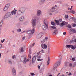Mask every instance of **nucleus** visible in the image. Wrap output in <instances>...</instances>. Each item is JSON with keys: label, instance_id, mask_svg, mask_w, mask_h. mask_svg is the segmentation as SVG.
Returning a JSON list of instances; mask_svg holds the SVG:
<instances>
[{"label": "nucleus", "instance_id": "19", "mask_svg": "<svg viewBox=\"0 0 76 76\" xmlns=\"http://www.w3.org/2000/svg\"><path fill=\"white\" fill-rule=\"evenodd\" d=\"M57 30H55L53 31V34L54 35H56L57 34Z\"/></svg>", "mask_w": 76, "mask_h": 76}, {"label": "nucleus", "instance_id": "37", "mask_svg": "<svg viewBox=\"0 0 76 76\" xmlns=\"http://www.w3.org/2000/svg\"><path fill=\"white\" fill-rule=\"evenodd\" d=\"M20 51L21 52H22V53H23V52L24 50L23 49V48H21Z\"/></svg>", "mask_w": 76, "mask_h": 76}, {"label": "nucleus", "instance_id": "32", "mask_svg": "<svg viewBox=\"0 0 76 76\" xmlns=\"http://www.w3.org/2000/svg\"><path fill=\"white\" fill-rule=\"evenodd\" d=\"M67 27L69 28H72V26H71L69 24L67 25Z\"/></svg>", "mask_w": 76, "mask_h": 76}, {"label": "nucleus", "instance_id": "18", "mask_svg": "<svg viewBox=\"0 0 76 76\" xmlns=\"http://www.w3.org/2000/svg\"><path fill=\"white\" fill-rule=\"evenodd\" d=\"M25 20V18L23 17H21L20 18V21H23Z\"/></svg>", "mask_w": 76, "mask_h": 76}, {"label": "nucleus", "instance_id": "45", "mask_svg": "<svg viewBox=\"0 0 76 76\" xmlns=\"http://www.w3.org/2000/svg\"><path fill=\"white\" fill-rule=\"evenodd\" d=\"M73 27H75V26H76V24H73Z\"/></svg>", "mask_w": 76, "mask_h": 76}, {"label": "nucleus", "instance_id": "12", "mask_svg": "<svg viewBox=\"0 0 76 76\" xmlns=\"http://www.w3.org/2000/svg\"><path fill=\"white\" fill-rule=\"evenodd\" d=\"M12 73L13 75L14 76H15L16 75V69H15V68H13L12 69Z\"/></svg>", "mask_w": 76, "mask_h": 76}, {"label": "nucleus", "instance_id": "28", "mask_svg": "<svg viewBox=\"0 0 76 76\" xmlns=\"http://www.w3.org/2000/svg\"><path fill=\"white\" fill-rule=\"evenodd\" d=\"M8 62L9 64H12V61H11V60H9Z\"/></svg>", "mask_w": 76, "mask_h": 76}, {"label": "nucleus", "instance_id": "64", "mask_svg": "<svg viewBox=\"0 0 76 76\" xmlns=\"http://www.w3.org/2000/svg\"><path fill=\"white\" fill-rule=\"evenodd\" d=\"M49 76H53L51 75H50Z\"/></svg>", "mask_w": 76, "mask_h": 76}, {"label": "nucleus", "instance_id": "56", "mask_svg": "<svg viewBox=\"0 0 76 76\" xmlns=\"http://www.w3.org/2000/svg\"><path fill=\"white\" fill-rule=\"evenodd\" d=\"M4 41H5V39H4L3 40V42H4Z\"/></svg>", "mask_w": 76, "mask_h": 76}, {"label": "nucleus", "instance_id": "29", "mask_svg": "<svg viewBox=\"0 0 76 76\" xmlns=\"http://www.w3.org/2000/svg\"><path fill=\"white\" fill-rule=\"evenodd\" d=\"M45 41H45V39H44L43 40H42V41H41V42L42 43H43L44 42H45Z\"/></svg>", "mask_w": 76, "mask_h": 76}, {"label": "nucleus", "instance_id": "44", "mask_svg": "<svg viewBox=\"0 0 76 76\" xmlns=\"http://www.w3.org/2000/svg\"><path fill=\"white\" fill-rule=\"evenodd\" d=\"M72 7H73V6H71V8L70 9V8H68V10H72Z\"/></svg>", "mask_w": 76, "mask_h": 76}, {"label": "nucleus", "instance_id": "59", "mask_svg": "<svg viewBox=\"0 0 76 76\" xmlns=\"http://www.w3.org/2000/svg\"><path fill=\"white\" fill-rule=\"evenodd\" d=\"M41 58V57L40 56H39V57H38V58Z\"/></svg>", "mask_w": 76, "mask_h": 76}, {"label": "nucleus", "instance_id": "14", "mask_svg": "<svg viewBox=\"0 0 76 76\" xmlns=\"http://www.w3.org/2000/svg\"><path fill=\"white\" fill-rule=\"evenodd\" d=\"M47 27H48V26H46L44 25L42 26V28L43 30L45 31L46 30L47 28Z\"/></svg>", "mask_w": 76, "mask_h": 76}, {"label": "nucleus", "instance_id": "9", "mask_svg": "<svg viewBox=\"0 0 76 76\" xmlns=\"http://www.w3.org/2000/svg\"><path fill=\"white\" fill-rule=\"evenodd\" d=\"M67 23L65 21H63L62 23L60 24V26H63L64 25H67Z\"/></svg>", "mask_w": 76, "mask_h": 76}, {"label": "nucleus", "instance_id": "11", "mask_svg": "<svg viewBox=\"0 0 76 76\" xmlns=\"http://www.w3.org/2000/svg\"><path fill=\"white\" fill-rule=\"evenodd\" d=\"M43 22L44 25H45V26H48V21H47V20H44Z\"/></svg>", "mask_w": 76, "mask_h": 76}, {"label": "nucleus", "instance_id": "10", "mask_svg": "<svg viewBox=\"0 0 76 76\" xmlns=\"http://www.w3.org/2000/svg\"><path fill=\"white\" fill-rule=\"evenodd\" d=\"M15 11L13 10L12 11L11 14L12 15H16V11L17 10H15V9H14Z\"/></svg>", "mask_w": 76, "mask_h": 76}, {"label": "nucleus", "instance_id": "31", "mask_svg": "<svg viewBox=\"0 0 76 76\" xmlns=\"http://www.w3.org/2000/svg\"><path fill=\"white\" fill-rule=\"evenodd\" d=\"M65 18L66 19H67L69 18V15H65Z\"/></svg>", "mask_w": 76, "mask_h": 76}, {"label": "nucleus", "instance_id": "39", "mask_svg": "<svg viewBox=\"0 0 76 76\" xmlns=\"http://www.w3.org/2000/svg\"><path fill=\"white\" fill-rule=\"evenodd\" d=\"M73 42V39H72L70 41V42L72 43Z\"/></svg>", "mask_w": 76, "mask_h": 76}, {"label": "nucleus", "instance_id": "7", "mask_svg": "<svg viewBox=\"0 0 76 76\" xmlns=\"http://www.w3.org/2000/svg\"><path fill=\"white\" fill-rule=\"evenodd\" d=\"M35 31V29L34 28H33L32 30H28V31L27 32V34H34V32Z\"/></svg>", "mask_w": 76, "mask_h": 76}, {"label": "nucleus", "instance_id": "21", "mask_svg": "<svg viewBox=\"0 0 76 76\" xmlns=\"http://www.w3.org/2000/svg\"><path fill=\"white\" fill-rule=\"evenodd\" d=\"M55 22H56V23L57 25H59V23H60V22H59V21L57 20H55Z\"/></svg>", "mask_w": 76, "mask_h": 76}, {"label": "nucleus", "instance_id": "62", "mask_svg": "<svg viewBox=\"0 0 76 76\" xmlns=\"http://www.w3.org/2000/svg\"><path fill=\"white\" fill-rule=\"evenodd\" d=\"M12 32H13V33H14V31H12Z\"/></svg>", "mask_w": 76, "mask_h": 76}, {"label": "nucleus", "instance_id": "1", "mask_svg": "<svg viewBox=\"0 0 76 76\" xmlns=\"http://www.w3.org/2000/svg\"><path fill=\"white\" fill-rule=\"evenodd\" d=\"M26 10V9L25 8L23 7L20 8L18 12V15H22V13H23L25 12Z\"/></svg>", "mask_w": 76, "mask_h": 76}, {"label": "nucleus", "instance_id": "42", "mask_svg": "<svg viewBox=\"0 0 76 76\" xmlns=\"http://www.w3.org/2000/svg\"><path fill=\"white\" fill-rule=\"evenodd\" d=\"M72 61H75V58H73L72 59Z\"/></svg>", "mask_w": 76, "mask_h": 76}, {"label": "nucleus", "instance_id": "52", "mask_svg": "<svg viewBox=\"0 0 76 76\" xmlns=\"http://www.w3.org/2000/svg\"><path fill=\"white\" fill-rule=\"evenodd\" d=\"M41 52H42V53H44V50H42Z\"/></svg>", "mask_w": 76, "mask_h": 76}, {"label": "nucleus", "instance_id": "16", "mask_svg": "<svg viewBox=\"0 0 76 76\" xmlns=\"http://www.w3.org/2000/svg\"><path fill=\"white\" fill-rule=\"evenodd\" d=\"M35 60H36V57L34 56L32 59V63H35Z\"/></svg>", "mask_w": 76, "mask_h": 76}, {"label": "nucleus", "instance_id": "47", "mask_svg": "<svg viewBox=\"0 0 76 76\" xmlns=\"http://www.w3.org/2000/svg\"><path fill=\"white\" fill-rule=\"evenodd\" d=\"M15 57V55L13 56H12V58H13V59H14Z\"/></svg>", "mask_w": 76, "mask_h": 76}, {"label": "nucleus", "instance_id": "58", "mask_svg": "<svg viewBox=\"0 0 76 76\" xmlns=\"http://www.w3.org/2000/svg\"><path fill=\"white\" fill-rule=\"evenodd\" d=\"M50 50H48V53H50Z\"/></svg>", "mask_w": 76, "mask_h": 76}, {"label": "nucleus", "instance_id": "20", "mask_svg": "<svg viewBox=\"0 0 76 76\" xmlns=\"http://www.w3.org/2000/svg\"><path fill=\"white\" fill-rule=\"evenodd\" d=\"M31 55L29 54L28 56V59L27 60V61H29V60L31 59Z\"/></svg>", "mask_w": 76, "mask_h": 76}, {"label": "nucleus", "instance_id": "55", "mask_svg": "<svg viewBox=\"0 0 76 76\" xmlns=\"http://www.w3.org/2000/svg\"><path fill=\"white\" fill-rule=\"evenodd\" d=\"M1 53H0V58H1Z\"/></svg>", "mask_w": 76, "mask_h": 76}, {"label": "nucleus", "instance_id": "8", "mask_svg": "<svg viewBox=\"0 0 76 76\" xmlns=\"http://www.w3.org/2000/svg\"><path fill=\"white\" fill-rule=\"evenodd\" d=\"M41 47L43 49H47V45L44 44H42Z\"/></svg>", "mask_w": 76, "mask_h": 76}, {"label": "nucleus", "instance_id": "24", "mask_svg": "<svg viewBox=\"0 0 76 76\" xmlns=\"http://www.w3.org/2000/svg\"><path fill=\"white\" fill-rule=\"evenodd\" d=\"M10 6V4H7L5 6V7L8 8V9L9 7Z\"/></svg>", "mask_w": 76, "mask_h": 76}, {"label": "nucleus", "instance_id": "6", "mask_svg": "<svg viewBox=\"0 0 76 76\" xmlns=\"http://www.w3.org/2000/svg\"><path fill=\"white\" fill-rule=\"evenodd\" d=\"M21 61H24V63H26V58L24 56H22L21 58Z\"/></svg>", "mask_w": 76, "mask_h": 76}, {"label": "nucleus", "instance_id": "43", "mask_svg": "<svg viewBox=\"0 0 76 76\" xmlns=\"http://www.w3.org/2000/svg\"><path fill=\"white\" fill-rule=\"evenodd\" d=\"M68 76H71L72 75V73L70 72H69L68 74Z\"/></svg>", "mask_w": 76, "mask_h": 76}, {"label": "nucleus", "instance_id": "60", "mask_svg": "<svg viewBox=\"0 0 76 76\" xmlns=\"http://www.w3.org/2000/svg\"><path fill=\"white\" fill-rule=\"evenodd\" d=\"M60 73H59L58 74L57 76H58V75H60Z\"/></svg>", "mask_w": 76, "mask_h": 76}, {"label": "nucleus", "instance_id": "13", "mask_svg": "<svg viewBox=\"0 0 76 76\" xmlns=\"http://www.w3.org/2000/svg\"><path fill=\"white\" fill-rule=\"evenodd\" d=\"M41 37H42V33H39L37 36V39H39V38H41Z\"/></svg>", "mask_w": 76, "mask_h": 76}, {"label": "nucleus", "instance_id": "5", "mask_svg": "<svg viewBox=\"0 0 76 76\" xmlns=\"http://www.w3.org/2000/svg\"><path fill=\"white\" fill-rule=\"evenodd\" d=\"M11 15V13L7 12L5 15L4 16V18L5 19L6 18H8L9 17H10Z\"/></svg>", "mask_w": 76, "mask_h": 76}, {"label": "nucleus", "instance_id": "40", "mask_svg": "<svg viewBox=\"0 0 76 76\" xmlns=\"http://www.w3.org/2000/svg\"><path fill=\"white\" fill-rule=\"evenodd\" d=\"M59 22H62V19H59L58 20Z\"/></svg>", "mask_w": 76, "mask_h": 76}, {"label": "nucleus", "instance_id": "23", "mask_svg": "<svg viewBox=\"0 0 76 76\" xmlns=\"http://www.w3.org/2000/svg\"><path fill=\"white\" fill-rule=\"evenodd\" d=\"M49 63H50V57H48V59L47 61V65H48Z\"/></svg>", "mask_w": 76, "mask_h": 76}, {"label": "nucleus", "instance_id": "17", "mask_svg": "<svg viewBox=\"0 0 76 76\" xmlns=\"http://www.w3.org/2000/svg\"><path fill=\"white\" fill-rule=\"evenodd\" d=\"M55 9H56L54 7H53L50 10V12H55V11H56V10H55Z\"/></svg>", "mask_w": 76, "mask_h": 76}, {"label": "nucleus", "instance_id": "35", "mask_svg": "<svg viewBox=\"0 0 76 76\" xmlns=\"http://www.w3.org/2000/svg\"><path fill=\"white\" fill-rule=\"evenodd\" d=\"M45 0H40V2L41 3H44V2H45Z\"/></svg>", "mask_w": 76, "mask_h": 76}, {"label": "nucleus", "instance_id": "26", "mask_svg": "<svg viewBox=\"0 0 76 76\" xmlns=\"http://www.w3.org/2000/svg\"><path fill=\"white\" fill-rule=\"evenodd\" d=\"M7 9H8V8L7 7H5L4 9V11H6V10H7Z\"/></svg>", "mask_w": 76, "mask_h": 76}, {"label": "nucleus", "instance_id": "63", "mask_svg": "<svg viewBox=\"0 0 76 76\" xmlns=\"http://www.w3.org/2000/svg\"><path fill=\"white\" fill-rule=\"evenodd\" d=\"M69 73V72H66V74H67V73Z\"/></svg>", "mask_w": 76, "mask_h": 76}, {"label": "nucleus", "instance_id": "3", "mask_svg": "<svg viewBox=\"0 0 76 76\" xmlns=\"http://www.w3.org/2000/svg\"><path fill=\"white\" fill-rule=\"evenodd\" d=\"M66 47H67V48H70V47H71V49L73 50H75L76 48V45H66Z\"/></svg>", "mask_w": 76, "mask_h": 76}, {"label": "nucleus", "instance_id": "2", "mask_svg": "<svg viewBox=\"0 0 76 76\" xmlns=\"http://www.w3.org/2000/svg\"><path fill=\"white\" fill-rule=\"evenodd\" d=\"M36 23H37L36 17H34L31 20L32 26L33 27H34L36 26Z\"/></svg>", "mask_w": 76, "mask_h": 76}, {"label": "nucleus", "instance_id": "57", "mask_svg": "<svg viewBox=\"0 0 76 76\" xmlns=\"http://www.w3.org/2000/svg\"><path fill=\"white\" fill-rule=\"evenodd\" d=\"M50 50V48H48V50Z\"/></svg>", "mask_w": 76, "mask_h": 76}, {"label": "nucleus", "instance_id": "34", "mask_svg": "<svg viewBox=\"0 0 76 76\" xmlns=\"http://www.w3.org/2000/svg\"><path fill=\"white\" fill-rule=\"evenodd\" d=\"M17 31L18 32H21V29H20V28L18 29Z\"/></svg>", "mask_w": 76, "mask_h": 76}, {"label": "nucleus", "instance_id": "15", "mask_svg": "<svg viewBox=\"0 0 76 76\" xmlns=\"http://www.w3.org/2000/svg\"><path fill=\"white\" fill-rule=\"evenodd\" d=\"M41 11L40 10H38L37 12V15L38 16H39L41 15Z\"/></svg>", "mask_w": 76, "mask_h": 76}, {"label": "nucleus", "instance_id": "54", "mask_svg": "<svg viewBox=\"0 0 76 76\" xmlns=\"http://www.w3.org/2000/svg\"><path fill=\"white\" fill-rule=\"evenodd\" d=\"M34 45H35V43H34L33 44V47H34Z\"/></svg>", "mask_w": 76, "mask_h": 76}, {"label": "nucleus", "instance_id": "53", "mask_svg": "<svg viewBox=\"0 0 76 76\" xmlns=\"http://www.w3.org/2000/svg\"><path fill=\"white\" fill-rule=\"evenodd\" d=\"M38 68L39 69H40V66H38Z\"/></svg>", "mask_w": 76, "mask_h": 76}, {"label": "nucleus", "instance_id": "61", "mask_svg": "<svg viewBox=\"0 0 76 76\" xmlns=\"http://www.w3.org/2000/svg\"><path fill=\"white\" fill-rule=\"evenodd\" d=\"M75 42H76V39H75Z\"/></svg>", "mask_w": 76, "mask_h": 76}, {"label": "nucleus", "instance_id": "51", "mask_svg": "<svg viewBox=\"0 0 76 76\" xmlns=\"http://www.w3.org/2000/svg\"><path fill=\"white\" fill-rule=\"evenodd\" d=\"M63 35H66V32H64L63 33Z\"/></svg>", "mask_w": 76, "mask_h": 76}, {"label": "nucleus", "instance_id": "30", "mask_svg": "<svg viewBox=\"0 0 76 76\" xmlns=\"http://www.w3.org/2000/svg\"><path fill=\"white\" fill-rule=\"evenodd\" d=\"M50 27L51 28H52V29H56V27L54 26H51Z\"/></svg>", "mask_w": 76, "mask_h": 76}, {"label": "nucleus", "instance_id": "46", "mask_svg": "<svg viewBox=\"0 0 76 76\" xmlns=\"http://www.w3.org/2000/svg\"><path fill=\"white\" fill-rule=\"evenodd\" d=\"M43 59H38L37 60V61H41L42 60H43Z\"/></svg>", "mask_w": 76, "mask_h": 76}, {"label": "nucleus", "instance_id": "4", "mask_svg": "<svg viewBox=\"0 0 76 76\" xmlns=\"http://www.w3.org/2000/svg\"><path fill=\"white\" fill-rule=\"evenodd\" d=\"M60 63H61V61H58L57 62L56 64L54 65L53 70H55V69H56L57 67V66H59V65L60 64Z\"/></svg>", "mask_w": 76, "mask_h": 76}, {"label": "nucleus", "instance_id": "38", "mask_svg": "<svg viewBox=\"0 0 76 76\" xmlns=\"http://www.w3.org/2000/svg\"><path fill=\"white\" fill-rule=\"evenodd\" d=\"M45 39L46 41H47V39H48V37H45V39Z\"/></svg>", "mask_w": 76, "mask_h": 76}, {"label": "nucleus", "instance_id": "50", "mask_svg": "<svg viewBox=\"0 0 76 76\" xmlns=\"http://www.w3.org/2000/svg\"><path fill=\"white\" fill-rule=\"evenodd\" d=\"M29 53H30V54H31V50H30L29 51Z\"/></svg>", "mask_w": 76, "mask_h": 76}, {"label": "nucleus", "instance_id": "33", "mask_svg": "<svg viewBox=\"0 0 76 76\" xmlns=\"http://www.w3.org/2000/svg\"><path fill=\"white\" fill-rule=\"evenodd\" d=\"M71 13H73V14H75V11L73 10H72L71 11Z\"/></svg>", "mask_w": 76, "mask_h": 76}, {"label": "nucleus", "instance_id": "48", "mask_svg": "<svg viewBox=\"0 0 76 76\" xmlns=\"http://www.w3.org/2000/svg\"><path fill=\"white\" fill-rule=\"evenodd\" d=\"M31 75H32V76H34V75H35V74H34L33 73H31Z\"/></svg>", "mask_w": 76, "mask_h": 76}, {"label": "nucleus", "instance_id": "27", "mask_svg": "<svg viewBox=\"0 0 76 76\" xmlns=\"http://www.w3.org/2000/svg\"><path fill=\"white\" fill-rule=\"evenodd\" d=\"M51 25H53V26H54V25H55V23H54V22L51 21Z\"/></svg>", "mask_w": 76, "mask_h": 76}, {"label": "nucleus", "instance_id": "22", "mask_svg": "<svg viewBox=\"0 0 76 76\" xmlns=\"http://www.w3.org/2000/svg\"><path fill=\"white\" fill-rule=\"evenodd\" d=\"M71 30L72 31V32H73V33H76V29H72Z\"/></svg>", "mask_w": 76, "mask_h": 76}, {"label": "nucleus", "instance_id": "36", "mask_svg": "<svg viewBox=\"0 0 76 76\" xmlns=\"http://www.w3.org/2000/svg\"><path fill=\"white\" fill-rule=\"evenodd\" d=\"M3 24V21H1V22L0 23V27L2 25V24Z\"/></svg>", "mask_w": 76, "mask_h": 76}, {"label": "nucleus", "instance_id": "25", "mask_svg": "<svg viewBox=\"0 0 76 76\" xmlns=\"http://www.w3.org/2000/svg\"><path fill=\"white\" fill-rule=\"evenodd\" d=\"M69 66L70 67H74V66L73 65V64H72L70 63L69 64Z\"/></svg>", "mask_w": 76, "mask_h": 76}, {"label": "nucleus", "instance_id": "49", "mask_svg": "<svg viewBox=\"0 0 76 76\" xmlns=\"http://www.w3.org/2000/svg\"><path fill=\"white\" fill-rule=\"evenodd\" d=\"M2 47V45L1 44H0V49Z\"/></svg>", "mask_w": 76, "mask_h": 76}, {"label": "nucleus", "instance_id": "41", "mask_svg": "<svg viewBox=\"0 0 76 76\" xmlns=\"http://www.w3.org/2000/svg\"><path fill=\"white\" fill-rule=\"evenodd\" d=\"M25 39V37H23V38H22V41H23V40H24Z\"/></svg>", "mask_w": 76, "mask_h": 76}]
</instances>
